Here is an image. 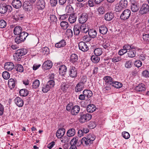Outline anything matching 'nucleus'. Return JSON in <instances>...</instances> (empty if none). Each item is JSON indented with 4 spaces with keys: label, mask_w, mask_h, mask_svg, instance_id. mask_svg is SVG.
I'll return each mask as SVG.
<instances>
[{
    "label": "nucleus",
    "mask_w": 149,
    "mask_h": 149,
    "mask_svg": "<svg viewBox=\"0 0 149 149\" xmlns=\"http://www.w3.org/2000/svg\"><path fill=\"white\" fill-rule=\"evenodd\" d=\"M27 52V50L25 48L19 49L16 51L13 56L14 60L16 61L20 60L22 56L24 55Z\"/></svg>",
    "instance_id": "1"
},
{
    "label": "nucleus",
    "mask_w": 149,
    "mask_h": 149,
    "mask_svg": "<svg viewBox=\"0 0 149 149\" xmlns=\"http://www.w3.org/2000/svg\"><path fill=\"white\" fill-rule=\"evenodd\" d=\"M95 139V136L94 134H90L87 136L86 137H84L82 138V142L83 144L84 143L87 146L92 143Z\"/></svg>",
    "instance_id": "2"
},
{
    "label": "nucleus",
    "mask_w": 149,
    "mask_h": 149,
    "mask_svg": "<svg viewBox=\"0 0 149 149\" xmlns=\"http://www.w3.org/2000/svg\"><path fill=\"white\" fill-rule=\"evenodd\" d=\"M19 35V36H16L15 39V42L17 44L24 42L28 36V34L26 32L23 31Z\"/></svg>",
    "instance_id": "3"
},
{
    "label": "nucleus",
    "mask_w": 149,
    "mask_h": 149,
    "mask_svg": "<svg viewBox=\"0 0 149 149\" xmlns=\"http://www.w3.org/2000/svg\"><path fill=\"white\" fill-rule=\"evenodd\" d=\"M12 10L11 6L7 5L5 3H1L0 4V13L4 14L8 10L9 12H11Z\"/></svg>",
    "instance_id": "4"
},
{
    "label": "nucleus",
    "mask_w": 149,
    "mask_h": 149,
    "mask_svg": "<svg viewBox=\"0 0 149 149\" xmlns=\"http://www.w3.org/2000/svg\"><path fill=\"white\" fill-rule=\"evenodd\" d=\"M81 117L79 119V121L81 123H84L89 120L92 118V115L89 113H86L83 114L82 113H80Z\"/></svg>",
    "instance_id": "5"
},
{
    "label": "nucleus",
    "mask_w": 149,
    "mask_h": 149,
    "mask_svg": "<svg viewBox=\"0 0 149 149\" xmlns=\"http://www.w3.org/2000/svg\"><path fill=\"white\" fill-rule=\"evenodd\" d=\"M131 14V11L128 9L125 10L122 13L120 16L122 20H126L128 19Z\"/></svg>",
    "instance_id": "6"
},
{
    "label": "nucleus",
    "mask_w": 149,
    "mask_h": 149,
    "mask_svg": "<svg viewBox=\"0 0 149 149\" xmlns=\"http://www.w3.org/2000/svg\"><path fill=\"white\" fill-rule=\"evenodd\" d=\"M140 13L141 14H144L149 12V5L148 4H143L141 7Z\"/></svg>",
    "instance_id": "7"
},
{
    "label": "nucleus",
    "mask_w": 149,
    "mask_h": 149,
    "mask_svg": "<svg viewBox=\"0 0 149 149\" xmlns=\"http://www.w3.org/2000/svg\"><path fill=\"white\" fill-rule=\"evenodd\" d=\"M80 110V107L79 105H76L72 107L70 113L72 115L76 116L79 112Z\"/></svg>",
    "instance_id": "8"
},
{
    "label": "nucleus",
    "mask_w": 149,
    "mask_h": 149,
    "mask_svg": "<svg viewBox=\"0 0 149 149\" xmlns=\"http://www.w3.org/2000/svg\"><path fill=\"white\" fill-rule=\"evenodd\" d=\"M77 71L74 67L72 66L69 70V75L72 78H75L77 76Z\"/></svg>",
    "instance_id": "9"
},
{
    "label": "nucleus",
    "mask_w": 149,
    "mask_h": 149,
    "mask_svg": "<svg viewBox=\"0 0 149 149\" xmlns=\"http://www.w3.org/2000/svg\"><path fill=\"white\" fill-rule=\"evenodd\" d=\"M79 49L82 51L86 52L88 49V47L86 43L84 42H80L79 44Z\"/></svg>",
    "instance_id": "10"
},
{
    "label": "nucleus",
    "mask_w": 149,
    "mask_h": 149,
    "mask_svg": "<svg viewBox=\"0 0 149 149\" xmlns=\"http://www.w3.org/2000/svg\"><path fill=\"white\" fill-rule=\"evenodd\" d=\"M88 18L87 15L85 13L82 14L79 19V22L82 24H84L87 20Z\"/></svg>",
    "instance_id": "11"
},
{
    "label": "nucleus",
    "mask_w": 149,
    "mask_h": 149,
    "mask_svg": "<svg viewBox=\"0 0 149 149\" xmlns=\"http://www.w3.org/2000/svg\"><path fill=\"white\" fill-rule=\"evenodd\" d=\"M23 7L26 11H29L32 9V4L30 3L29 1H26L23 3Z\"/></svg>",
    "instance_id": "12"
},
{
    "label": "nucleus",
    "mask_w": 149,
    "mask_h": 149,
    "mask_svg": "<svg viewBox=\"0 0 149 149\" xmlns=\"http://www.w3.org/2000/svg\"><path fill=\"white\" fill-rule=\"evenodd\" d=\"M72 142L75 145H77V146H80L82 144H83L82 139L79 140L78 137H74L71 140V143H72Z\"/></svg>",
    "instance_id": "13"
},
{
    "label": "nucleus",
    "mask_w": 149,
    "mask_h": 149,
    "mask_svg": "<svg viewBox=\"0 0 149 149\" xmlns=\"http://www.w3.org/2000/svg\"><path fill=\"white\" fill-rule=\"evenodd\" d=\"M89 132V130L87 128H83L79 130L78 134V136L79 137H81L84 135L85 134H86Z\"/></svg>",
    "instance_id": "14"
},
{
    "label": "nucleus",
    "mask_w": 149,
    "mask_h": 149,
    "mask_svg": "<svg viewBox=\"0 0 149 149\" xmlns=\"http://www.w3.org/2000/svg\"><path fill=\"white\" fill-rule=\"evenodd\" d=\"M12 5L15 8L18 9L22 6V3L19 0H13L12 2Z\"/></svg>",
    "instance_id": "15"
},
{
    "label": "nucleus",
    "mask_w": 149,
    "mask_h": 149,
    "mask_svg": "<svg viewBox=\"0 0 149 149\" xmlns=\"http://www.w3.org/2000/svg\"><path fill=\"white\" fill-rule=\"evenodd\" d=\"M14 102L16 105L19 107H22L24 104L23 100L19 97L15 98L14 100Z\"/></svg>",
    "instance_id": "16"
},
{
    "label": "nucleus",
    "mask_w": 149,
    "mask_h": 149,
    "mask_svg": "<svg viewBox=\"0 0 149 149\" xmlns=\"http://www.w3.org/2000/svg\"><path fill=\"white\" fill-rule=\"evenodd\" d=\"M85 85L79 82L76 85L75 88V91L76 92H80L84 88Z\"/></svg>",
    "instance_id": "17"
},
{
    "label": "nucleus",
    "mask_w": 149,
    "mask_h": 149,
    "mask_svg": "<svg viewBox=\"0 0 149 149\" xmlns=\"http://www.w3.org/2000/svg\"><path fill=\"white\" fill-rule=\"evenodd\" d=\"M114 17V14L111 12L107 13L105 14L104 16V19L107 21H110L113 19Z\"/></svg>",
    "instance_id": "18"
},
{
    "label": "nucleus",
    "mask_w": 149,
    "mask_h": 149,
    "mask_svg": "<svg viewBox=\"0 0 149 149\" xmlns=\"http://www.w3.org/2000/svg\"><path fill=\"white\" fill-rule=\"evenodd\" d=\"M4 67L6 70L11 71L14 68V65L12 63L8 62L5 63Z\"/></svg>",
    "instance_id": "19"
},
{
    "label": "nucleus",
    "mask_w": 149,
    "mask_h": 149,
    "mask_svg": "<svg viewBox=\"0 0 149 149\" xmlns=\"http://www.w3.org/2000/svg\"><path fill=\"white\" fill-rule=\"evenodd\" d=\"M78 59V56L75 54H72L70 57V61L73 63L77 62Z\"/></svg>",
    "instance_id": "20"
},
{
    "label": "nucleus",
    "mask_w": 149,
    "mask_h": 149,
    "mask_svg": "<svg viewBox=\"0 0 149 149\" xmlns=\"http://www.w3.org/2000/svg\"><path fill=\"white\" fill-rule=\"evenodd\" d=\"M65 132V130L63 128L59 129L56 133V136L58 138H61L64 134Z\"/></svg>",
    "instance_id": "21"
},
{
    "label": "nucleus",
    "mask_w": 149,
    "mask_h": 149,
    "mask_svg": "<svg viewBox=\"0 0 149 149\" xmlns=\"http://www.w3.org/2000/svg\"><path fill=\"white\" fill-rule=\"evenodd\" d=\"M146 89L145 86L143 84H139L135 88V90L138 92H142Z\"/></svg>",
    "instance_id": "22"
},
{
    "label": "nucleus",
    "mask_w": 149,
    "mask_h": 149,
    "mask_svg": "<svg viewBox=\"0 0 149 149\" xmlns=\"http://www.w3.org/2000/svg\"><path fill=\"white\" fill-rule=\"evenodd\" d=\"M52 66V62L50 60H48L45 61L43 64V66L45 67V69H50Z\"/></svg>",
    "instance_id": "23"
},
{
    "label": "nucleus",
    "mask_w": 149,
    "mask_h": 149,
    "mask_svg": "<svg viewBox=\"0 0 149 149\" xmlns=\"http://www.w3.org/2000/svg\"><path fill=\"white\" fill-rule=\"evenodd\" d=\"M86 109L88 112L92 113L95 110L96 108L94 104H90L87 106Z\"/></svg>",
    "instance_id": "24"
},
{
    "label": "nucleus",
    "mask_w": 149,
    "mask_h": 149,
    "mask_svg": "<svg viewBox=\"0 0 149 149\" xmlns=\"http://www.w3.org/2000/svg\"><path fill=\"white\" fill-rule=\"evenodd\" d=\"M22 32V28L20 26H17L14 28L13 33L16 35H19Z\"/></svg>",
    "instance_id": "25"
},
{
    "label": "nucleus",
    "mask_w": 149,
    "mask_h": 149,
    "mask_svg": "<svg viewBox=\"0 0 149 149\" xmlns=\"http://www.w3.org/2000/svg\"><path fill=\"white\" fill-rule=\"evenodd\" d=\"M108 31V29L107 27L104 25H102L99 27V31L102 34H106Z\"/></svg>",
    "instance_id": "26"
},
{
    "label": "nucleus",
    "mask_w": 149,
    "mask_h": 149,
    "mask_svg": "<svg viewBox=\"0 0 149 149\" xmlns=\"http://www.w3.org/2000/svg\"><path fill=\"white\" fill-rule=\"evenodd\" d=\"M80 29L81 31V32L84 33H86L89 31L88 26L84 24H82L81 25Z\"/></svg>",
    "instance_id": "27"
},
{
    "label": "nucleus",
    "mask_w": 149,
    "mask_h": 149,
    "mask_svg": "<svg viewBox=\"0 0 149 149\" xmlns=\"http://www.w3.org/2000/svg\"><path fill=\"white\" fill-rule=\"evenodd\" d=\"M83 94L86 97L90 98L93 95V93L91 90H84L83 92Z\"/></svg>",
    "instance_id": "28"
},
{
    "label": "nucleus",
    "mask_w": 149,
    "mask_h": 149,
    "mask_svg": "<svg viewBox=\"0 0 149 149\" xmlns=\"http://www.w3.org/2000/svg\"><path fill=\"white\" fill-rule=\"evenodd\" d=\"M66 45V43L65 40H62L59 42L56 43L55 45L56 47L58 48L63 47Z\"/></svg>",
    "instance_id": "29"
},
{
    "label": "nucleus",
    "mask_w": 149,
    "mask_h": 149,
    "mask_svg": "<svg viewBox=\"0 0 149 149\" xmlns=\"http://www.w3.org/2000/svg\"><path fill=\"white\" fill-rule=\"evenodd\" d=\"M8 86L11 89L14 88L15 85V80L12 78L10 79L8 81Z\"/></svg>",
    "instance_id": "30"
},
{
    "label": "nucleus",
    "mask_w": 149,
    "mask_h": 149,
    "mask_svg": "<svg viewBox=\"0 0 149 149\" xmlns=\"http://www.w3.org/2000/svg\"><path fill=\"white\" fill-rule=\"evenodd\" d=\"M77 16L74 14H70L68 18V20L70 23H73L76 20Z\"/></svg>",
    "instance_id": "31"
},
{
    "label": "nucleus",
    "mask_w": 149,
    "mask_h": 149,
    "mask_svg": "<svg viewBox=\"0 0 149 149\" xmlns=\"http://www.w3.org/2000/svg\"><path fill=\"white\" fill-rule=\"evenodd\" d=\"M13 19L16 21H18L22 20V18L24 17L23 15H19L18 13H16L13 16Z\"/></svg>",
    "instance_id": "32"
},
{
    "label": "nucleus",
    "mask_w": 149,
    "mask_h": 149,
    "mask_svg": "<svg viewBox=\"0 0 149 149\" xmlns=\"http://www.w3.org/2000/svg\"><path fill=\"white\" fill-rule=\"evenodd\" d=\"M103 79L107 84L111 85V84H112L113 80L111 77L108 76H105L103 78Z\"/></svg>",
    "instance_id": "33"
},
{
    "label": "nucleus",
    "mask_w": 149,
    "mask_h": 149,
    "mask_svg": "<svg viewBox=\"0 0 149 149\" xmlns=\"http://www.w3.org/2000/svg\"><path fill=\"white\" fill-rule=\"evenodd\" d=\"M89 36L91 38H94L96 37L97 35L96 31L93 29H91L88 31Z\"/></svg>",
    "instance_id": "34"
},
{
    "label": "nucleus",
    "mask_w": 149,
    "mask_h": 149,
    "mask_svg": "<svg viewBox=\"0 0 149 149\" xmlns=\"http://www.w3.org/2000/svg\"><path fill=\"white\" fill-rule=\"evenodd\" d=\"M75 134V130L74 128H71L68 131L67 134L68 137H70L74 136Z\"/></svg>",
    "instance_id": "35"
},
{
    "label": "nucleus",
    "mask_w": 149,
    "mask_h": 149,
    "mask_svg": "<svg viewBox=\"0 0 149 149\" xmlns=\"http://www.w3.org/2000/svg\"><path fill=\"white\" fill-rule=\"evenodd\" d=\"M111 85L116 88H120L123 86V84L121 83L113 81L112 82V84H111Z\"/></svg>",
    "instance_id": "36"
},
{
    "label": "nucleus",
    "mask_w": 149,
    "mask_h": 149,
    "mask_svg": "<svg viewBox=\"0 0 149 149\" xmlns=\"http://www.w3.org/2000/svg\"><path fill=\"white\" fill-rule=\"evenodd\" d=\"M102 45L105 49L107 50H109L110 48V42L108 41L104 42Z\"/></svg>",
    "instance_id": "37"
},
{
    "label": "nucleus",
    "mask_w": 149,
    "mask_h": 149,
    "mask_svg": "<svg viewBox=\"0 0 149 149\" xmlns=\"http://www.w3.org/2000/svg\"><path fill=\"white\" fill-rule=\"evenodd\" d=\"M37 5L40 9H43L45 7V3L43 0H39L37 2Z\"/></svg>",
    "instance_id": "38"
},
{
    "label": "nucleus",
    "mask_w": 149,
    "mask_h": 149,
    "mask_svg": "<svg viewBox=\"0 0 149 149\" xmlns=\"http://www.w3.org/2000/svg\"><path fill=\"white\" fill-rule=\"evenodd\" d=\"M19 93L20 95L22 96H26L28 94V90L25 89H23L21 90Z\"/></svg>",
    "instance_id": "39"
},
{
    "label": "nucleus",
    "mask_w": 149,
    "mask_h": 149,
    "mask_svg": "<svg viewBox=\"0 0 149 149\" xmlns=\"http://www.w3.org/2000/svg\"><path fill=\"white\" fill-rule=\"evenodd\" d=\"M98 56L95 55H92L91 57V60L92 62L94 63H97L98 62L100 59V57Z\"/></svg>",
    "instance_id": "40"
},
{
    "label": "nucleus",
    "mask_w": 149,
    "mask_h": 149,
    "mask_svg": "<svg viewBox=\"0 0 149 149\" xmlns=\"http://www.w3.org/2000/svg\"><path fill=\"white\" fill-rule=\"evenodd\" d=\"M74 35L77 36L81 32V31L80 29V27L76 25L74 26Z\"/></svg>",
    "instance_id": "41"
},
{
    "label": "nucleus",
    "mask_w": 149,
    "mask_h": 149,
    "mask_svg": "<svg viewBox=\"0 0 149 149\" xmlns=\"http://www.w3.org/2000/svg\"><path fill=\"white\" fill-rule=\"evenodd\" d=\"M102 49L100 48H96L94 51V52L95 55L99 56L101 55L102 53Z\"/></svg>",
    "instance_id": "42"
},
{
    "label": "nucleus",
    "mask_w": 149,
    "mask_h": 149,
    "mask_svg": "<svg viewBox=\"0 0 149 149\" xmlns=\"http://www.w3.org/2000/svg\"><path fill=\"white\" fill-rule=\"evenodd\" d=\"M60 26L63 29L65 30L68 28V24L66 22L63 21L61 22Z\"/></svg>",
    "instance_id": "43"
},
{
    "label": "nucleus",
    "mask_w": 149,
    "mask_h": 149,
    "mask_svg": "<svg viewBox=\"0 0 149 149\" xmlns=\"http://www.w3.org/2000/svg\"><path fill=\"white\" fill-rule=\"evenodd\" d=\"M59 70L60 73H61L64 74L67 71V68L65 65H62L59 68Z\"/></svg>",
    "instance_id": "44"
},
{
    "label": "nucleus",
    "mask_w": 149,
    "mask_h": 149,
    "mask_svg": "<svg viewBox=\"0 0 149 149\" xmlns=\"http://www.w3.org/2000/svg\"><path fill=\"white\" fill-rule=\"evenodd\" d=\"M136 52L134 50H130L128 52L127 54L129 57L133 58L135 56Z\"/></svg>",
    "instance_id": "45"
},
{
    "label": "nucleus",
    "mask_w": 149,
    "mask_h": 149,
    "mask_svg": "<svg viewBox=\"0 0 149 149\" xmlns=\"http://www.w3.org/2000/svg\"><path fill=\"white\" fill-rule=\"evenodd\" d=\"M124 8H125L127 6L128 2L127 0H121L119 3Z\"/></svg>",
    "instance_id": "46"
},
{
    "label": "nucleus",
    "mask_w": 149,
    "mask_h": 149,
    "mask_svg": "<svg viewBox=\"0 0 149 149\" xmlns=\"http://www.w3.org/2000/svg\"><path fill=\"white\" fill-rule=\"evenodd\" d=\"M40 85V82L39 80L36 79L33 82L32 86V87L34 88H36L38 87Z\"/></svg>",
    "instance_id": "47"
},
{
    "label": "nucleus",
    "mask_w": 149,
    "mask_h": 149,
    "mask_svg": "<svg viewBox=\"0 0 149 149\" xmlns=\"http://www.w3.org/2000/svg\"><path fill=\"white\" fill-rule=\"evenodd\" d=\"M2 76L3 78L5 79H8L10 77L9 73L6 71H5L3 72Z\"/></svg>",
    "instance_id": "48"
},
{
    "label": "nucleus",
    "mask_w": 149,
    "mask_h": 149,
    "mask_svg": "<svg viewBox=\"0 0 149 149\" xmlns=\"http://www.w3.org/2000/svg\"><path fill=\"white\" fill-rule=\"evenodd\" d=\"M139 7L137 6L136 4L132 5L131 9L132 11L134 12H136L138 11L139 9Z\"/></svg>",
    "instance_id": "49"
},
{
    "label": "nucleus",
    "mask_w": 149,
    "mask_h": 149,
    "mask_svg": "<svg viewBox=\"0 0 149 149\" xmlns=\"http://www.w3.org/2000/svg\"><path fill=\"white\" fill-rule=\"evenodd\" d=\"M47 84L51 89L54 87L55 85V82L53 80H50L48 81Z\"/></svg>",
    "instance_id": "50"
},
{
    "label": "nucleus",
    "mask_w": 149,
    "mask_h": 149,
    "mask_svg": "<svg viewBox=\"0 0 149 149\" xmlns=\"http://www.w3.org/2000/svg\"><path fill=\"white\" fill-rule=\"evenodd\" d=\"M111 61L113 63L117 62L121 60V58L120 57L118 56L113 57L111 58Z\"/></svg>",
    "instance_id": "51"
},
{
    "label": "nucleus",
    "mask_w": 149,
    "mask_h": 149,
    "mask_svg": "<svg viewBox=\"0 0 149 149\" xmlns=\"http://www.w3.org/2000/svg\"><path fill=\"white\" fill-rule=\"evenodd\" d=\"M50 89V87L46 84V85L43 86L42 91L44 93H46L49 91Z\"/></svg>",
    "instance_id": "52"
},
{
    "label": "nucleus",
    "mask_w": 149,
    "mask_h": 149,
    "mask_svg": "<svg viewBox=\"0 0 149 149\" xmlns=\"http://www.w3.org/2000/svg\"><path fill=\"white\" fill-rule=\"evenodd\" d=\"M124 8L121 5H119V4H117L116 5L115 7V10L116 12H119L121 11L122 9Z\"/></svg>",
    "instance_id": "53"
},
{
    "label": "nucleus",
    "mask_w": 149,
    "mask_h": 149,
    "mask_svg": "<svg viewBox=\"0 0 149 149\" xmlns=\"http://www.w3.org/2000/svg\"><path fill=\"white\" fill-rule=\"evenodd\" d=\"M50 22H56L57 21V18L54 15H51L50 16Z\"/></svg>",
    "instance_id": "54"
},
{
    "label": "nucleus",
    "mask_w": 149,
    "mask_h": 149,
    "mask_svg": "<svg viewBox=\"0 0 149 149\" xmlns=\"http://www.w3.org/2000/svg\"><path fill=\"white\" fill-rule=\"evenodd\" d=\"M42 52L44 55L47 54L49 53V49L46 47H44L42 49Z\"/></svg>",
    "instance_id": "55"
},
{
    "label": "nucleus",
    "mask_w": 149,
    "mask_h": 149,
    "mask_svg": "<svg viewBox=\"0 0 149 149\" xmlns=\"http://www.w3.org/2000/svg\"><path fill=\"white\" fill-rule=\"evenodd\" d=\"M97 11L99 14H103L105 13V10L103 6H100L98 8Z\"/></svg>",
    "instance_id": "56"
},
{
    "label": "nucleus",
    "mask_w": 149,
    "mask_h": 149,
    "mask_svg": "<svg viewBox=\"0 0 149 149\" xmlns=\"http://www.w3.org/2000/svg\"><path fill=\"white\" fill-rule=\"evenodd\" d=\"M6 25V23L4 20L1 19L0 20V28H5Z\"/></svg>",
    "instance_id": "57"
},
{
    "label": "nucleus",
    "mask_w": 149,
    "mask_h": 149,
    "mask_svg": "<svg viewBox=\"0 0 149 149\" xmlns=\"http://www.w3.org/2000/svg\"><path fill=\"white\" fill-rule=\"evenodd\" d=\"M122 135L123 137L126 139H129L130 136L129 134L126 132H123L122 133Z\"/></svg>",
    "instance_id": "58"
},
{
    "label": "nucleus",
    "mask_w": 149,
    "mask_h": 149,
    "mask_svg": "<svg viewBox=\"0 0 149 149\" xmlns=\"http://www.w3.org/2000/svg\"><path fill=\"white\" fill-rule=\"evenodd\" d=\"M143 38L145 41L146 42H149V34H144L143 35Z\"/></svg>",
    "instance_id": "59"
},
{
    "label": "nucleus",
    "mask_w": 149,
    "mask_h": 149,
    "mask_svg": "<svg viewBox=\"0 0 149 149\" xmlns=\"http://www.w3.org/2000/svg\"><path fill=\"white\" fill-rule=\"evenodd\" d=\"M68 88V85L65 83H63L60 86L61 89L63 92L65 91Z\"/></svg>",
    "instance_id": "60"
},
{
    "label": "nucleus",
    "mask_w": 149,
    "mask_h": 149,
    "mask_svg": "<svg viewBox=\"0 0 149 149\" xmlns=\"http://www.w3.org/2000/svg\"><path fill=\"white\" fill-rule=\"evenodd\" d=\"M66 34L69 37H71L73 36L72 31L70 29H68L66 31Z\"/></svg>",
    "instance_id": "61"
},
{
    "label": "nucleus",
    "mask_w": 149,
    "mask_h": 149,
    "mask_svg": "<svg viewBox=\"0 0 149 149\" xmlns=\"http://www.w3.org/2000/svg\"><path fill=\"white\" fill-rule=\"evenodd\" d=\"M91 39V38L89 36H84L83 37V40L86 42H89Z\"/></svg>",
    "instance_id": "62"
},
{
    "label": "nucleus",
    "mask_w": 149,
    "mask_h": 149,
    "mask_svg": "<svg viewBox=\"0 0 149 149\" xmlns=\"http://www.w3.org/2000/svg\"><path fill=\"white\" fill-rule=\"evenodd\" d=\"M17 68L16 69V70L19 72H22L24 71V68L23 66L20 64L17 65Z\"/></svg>",
    "instance_id": "63"
},
{
    "label": "nucleus",
    "mask_w": 149,
    "mask_h": 149,
    "mask_svg": "<svg viewBox=\"0 0 149 149\" xmlns=\"http://www.w3.org/2000/svg\"><path fill=\"white\" fill-rule=\"evenodd\" d=\"M134 64V65L138 68L140 67L142 65V62L139 60L135 61Z\"/></svg>",
    "instance_id": "64"
}]
</instances>
